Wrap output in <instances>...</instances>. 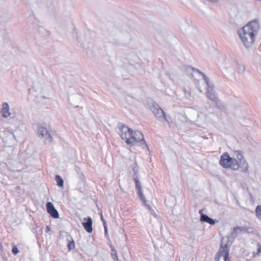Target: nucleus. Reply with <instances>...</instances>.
Masks as SVG:
<instances>
[{
  "label": "nucleus",
  "instance_id": "20e7f679",
  "mask_svg": "<svg viewBox=\"0 0 261 261\" xmlns=\"http://www.w3.org/2000/svg\"><path fill=\"white\" fill-rule=\"evenodd\" d=\"M206 96L208 99L214 102L216 108L221 111L225 110V106L224 104L218 99V95L214 91V86L206 90Z\"/></svg>",
  "mask_w": 261,
  "mask_h": 261
},
{
  "label": "nucleus",
  "instance_id": "4c0bfd02",
  "mask_svg": "<svg viewBox=\"0 0 261 261\" xmlns=\"http://www.w3.org/2000/svg\"><path fill=\"white\" fill-rule=\"evenodd\" d=\"M110 247L111 248L112 252H115V251L116 249H115V247H114V246L113 245H112V244L110 245Z\"/></svg>",
  "mask_w": 261,
  "mask_h": 261
},
{
  "label": "nucleus",
  "instance_id": "cd10ccee",
  "mask_svg": "<svg viewBox=\"0 0 261 261\" xmlns=\"http://www.w3.org/2000/svg\"><path fill=\"white\" fill-rule=\"evenodd\" d=\"M111 255H112L113 259L115 261H118V255H117L116 250H115V252H112Z\"/></svg>",
  "mask_w": 261,
  "mask_h": 261
},
{
  "label": "nucleus",
  "instance_id": "f3484780",
  "mask_svg": "<svg viewBox=\"0 0 261 261\" xmlns=\"http://www.w3.org/2000/svg\"><path fill=\"white\" fill-rule=\"evenodd\" d=\"M139 198L143 201L144 205L146 206L149 210H151V207L149 204L147 203V200L143 193V191H141L140 192H137Z\"/></svg>",
  "mask_w": 261,
  "mask_h": 261
},
{
  "label": "nucleus",
  "instance_id": "e433bc0d",
  "mask_svg": "<svg viewBox=\"0 0 261 261\" xmlns=\"http://www.w3.org/2000/svg\"><path fill=\"white\" fill-rule=\"evenodd\" d=\"M104 230H105V236L107 238L109 237L108 228H106V229H104Z\"/></svg>",
  "mask_w": 261,
  "mask_h": 261
},
{
  "label": "nucleus",
  "instance_id": "412c9836",
  "mask_svg": "<svg viewBox=\"0 0 261 261\" xmlns=\"http://www.w3.org/2000/svg\"><path fill=\"white\" fill-rule=\"evenodd\" d=\"M55 180L57 182V185L60 187H63L64 186V180L62 177L59 175H55Z\"/></svg>",
  "mask_w": 261,
  "mask_h": 261
},
{
  "label": "nucleus",
  "instance_id": "7ed1b4c3",
  "mask_svg": "<svg viewBox=\"0 0 261 261\" xmlns=\"http://www.w3.org/2000/svg\"><path fill=\"white\" fill-rule=\"evenodd\" d=\"M133 135H130V138L126 139V144L135 145L137 143H140L141 145H145L148 150H149L148 145L144 139V135L140 131H134L133 130Z\"/></svg>",
  "mask_w": 261,
  "mask_h": 261
},
{
  "label": "nucleus",
  "instance_id": "ddd939ff",
  "mask_svg": "<svg viewBox=\"0 0 261 261\" xmlns=\"http://www.w3.org/2000/svg\"><path fill=\"white\" fill-rule=\"evenodd\" d=\"M199 213L200 214V220L202 222H206L209 224L213 225H215L216 222H218V221L216 220V219H213L208 216L207 215L203 214L202 212V210L199 211Z\"/></svg>",
  "mask_w": 261,
  "mask_h": 261
},
{
  "label": "nucleus",
  "instance_id": "6ab92c4d",
  "mask_svg": "<svg viewBox=\"0 0 261 261\" xmlns=\"http://www.w3.org/2000/svg\"><path fill=\"white\" fill-rule=\"evenodd\" d=\"M245 230L246 233H252L255 235H257L258 234L257 230L250 225H245Z\"/></svg>",
  "mask_w": 261,
  "mask_h": 261
},
{
  "label": "nucleus",
  "instance_id": "393cba45",
  "mask_svg": "<svg viewBox=\"0 0 261 261\" xmlns=\"http://www.w3.org/2000/svg\"><path fill=\"white\" fill-rule=\"evenodd\" d=\"M256 215L258 218L261 219V205H257L255 209Z\"/></svg>",
  "mask_w": 261,
  "mask_h": 261
},
{
  "label": "nucleus",
  "instance_id": "1a4fd4ad",
  "mask_svg": "<svg viewBox=\"0 0 261 261\" xmlns=\"http://www.w3.org/2000/svg\"><path fill=\"white\" fill-rule=\"evenodd\" d=\"M186 70L187 71L192 70V71L197 72L198 73L201 74L202 76L203 80L204 81L205 84L206 85V89H209L210 88L214 87V85L213 83L210 81L209 79L200 70L198 69H196L194 67H192L191 66H186Z\"/></svg>",
  "mask_w": 261,
  "mask_h": 261
},
{
  "label": "nucleus",
  "instance_id": "c85d7f7f",
  "mask_svg": "<svg viewBox=\"0 0 261 261\" xmlns=\"http://www.w3.org/2000/svg\"><path fill=\"white\" fill-rule=\"evenodd\" d=\"M6 132L8 133L9 134L12 135V137L16 139L15 136L14 135V132L12 130V129H9L8 128L7 129H6Z\"/></svg>",
  "mask_w": 261,
  "mask_h": 261
},
{
  "label": "nucleus",
  "instance_id": "2eb2a0df",
  "mask_svg": "<svg viewBox=\"0 0 261 261\" xmlns=\"http://www.w3.org/2000/svg\"><path fill=\"white\" fill-rule=\"evenodd\" d=\"M138 168L139 166L136 161H135L134 163L129 168V173L132 175V179L135 176H138Z\"/></svg>",
  "mask_w": 261,
  "mask_h": 261
},
{
  "label": "nucleus",
  "instance_id": "c03bdc74",
  "mask_svg": "<svg viewBox=\"0 0 261 261\" xmlns=\"http://www.w3.org/2000/svg\"><path fill=\"white\" fill-rule=\"evenodd\" d=\"M198 88L199 89L200 92H201V90L200 89V87H198Z\"/></svg>",
  "mask_w": 261,
  "mask_h": 261
},
{
  "label": "nucleus",
  "instance_id": "37998d69",
  "mask_svg": "<svg viewBox=\"0 0 261 261\" xmlns=\"http://www.w3.org/2000/svg\"><path fill=\"white\" fill-rule=\"evenodd\" d=\"M33 231L34 233H36V232H37V231L35 230V228H34V229H33Z\"/></svg>",
  "mask_w": 261,
  "mask_h": 261
},
{
  "label": "nucleus",
  "instance_id": "dca6fc26",
  "mask_svg": "<svg viewBox=\"0 0 261 261\" xmlns=\"http://www.w3.org/2000/svg\"><path fill=\"white\" fill-rule=\"evenodd\" d=\"M2 112V116L5 118H7L10 116V113L9 112V106L7 102L3 104Z\"/></svg>",
  "mask_w": 261,
  "mask_h": 261
},
{
  "label": "nucleus",
  "instance_id": "f8f14e48",
  "mask_svg": "<svg viewBox=\"0 0 261 261\" xmlns=\"http://www.w3.org/2000/svg\"><path fill=\"white\" fill-rule=\"evenodd\" d=\"M92 219L90 217H87L84 218V222L82 223L84 229L88 233H91L93 231L92 228Z\"/></svg>",
  "mask_w": 261,
  "mask_h": 261
},
{
  "label": "nucleus",
  "instance_id": "6e6552de",
  "mask_svg": "<svg viewBox=\"0 0 261 261\" xmlns=\"http://www.w3.org/2000/svg\"><path fill=\"white\" fill-rule=\"evenodd\" d=\"M186 70L187 71L192 70V71L197 72L198 73L201 74L202 76L203 80L204 81L205 84L206 85V89H209L210 88L214 87V85L213 83L210 81L209 79L200 70L198 69H196L194 67H192L191 66H186Z\"/></svg>",
  "mask_w": 261,
  "mask_h": 261
},
{
  "label": "nucleus",
  "instance_id": "c756f323",
  "mask_svg": "<svg viewBox=\"0 0 261 261\" xmlns=\"http://www.w3.org/2000/svg\"><path fill=\"white\" fill-rule=\"evenodd\" d=\"M76 173H77V177L80 176L81 174H83V173L81 172V169L79 167H76L75 169Z\"/></svg>",
  "mask_w": 261,
  "mask_h": 261
},
{
  "label": "nucleus",
  "instance_id": "72a5a7b5",
  "mask_svg": "<svg viewBox=\"0 0 261 261\" xmlns=\"http://www.w3.org/2000/svg\"><path fill=\"white\" fill-rule=\"evenodd\" d=\"M239 69L242 70L243 72L245 71V67L243 65H239Z\"/></svg>",
  "mask_w": 261,
  "mask_h": 261
},
{
  "label": "nucleus",
  "instance_id": "4be33fe9",
  "mask_svg": "<svg viewBox=\"0 0 261 261\" xmlns=\"http://www.w3.org/2000/svg\"><path fill=\"white\" fill-rule=\"evenodd\" d=\"M222 255L224 257V261H230L229 257V250L228 249H224L223 248L222 249Z\"/></svg>",
  "mask_w": 261,
  "mask_h": 261
},
{
  "label": "nucleus",
  "instance_id": "a211bd4d",
  "mask_svg": "<svg viewBox=\"0 0 261 261\" xmlns=\"http://www.w3.org/2000/svg\"><path fill=\"white\" fill-rule=\"evenodd\" d=\"M133 180L135 183V188L137 192L142 191L141 182H140L138 177L135 176Z\"/></svg>",
  "mask_w": 261,
  "mask_h": 261
},
{
  "label": "nucleus",
  "instance_id": "c9c22d12",
  "mask_svg": "<svg viewBox=\"0 0 261 261\" xmlns=\"http://www.w3.org/2000/svg\"><path fill=\"white\" fill-rule=\"evenodd\" d=\"M205 108L207 111L210 110V109H211V107L210 106V105L209 103L206 105L205 106Z\"/></svg>",
  "mask_w": 261,
  "mask_h": 261
},
{
  "label": "nucleus",
  "instance_id": "bb28decb",
  "mask_svg": "<svg viewBox=\"0 0 261 261\" xmlns=\"http://www.w3.org/2000/svg\"><path fill=\"white\" fill-rule=\"evenodd\" d=\"M12 253L14 255H16L19 252L17 247L16 245H13L12 249Z\"/></svg>",
  "mask_w": 261,
  "mask_h": 261
},
{
  "label": "nucleus",
  "instance_id": "5701e85b",
  "mask_svg": "<svg viewBox=\"0 0 261 261\" xmlns=\"http://www.w3.org/2000/svg\"><path fill=\"white\" fill-rule=\"evenodd\" d=\"M222 248H223L222 244H221L220 245V247L218 252L216 254V256L215 257V261H219L220 258L222 256Z\"/></svg>",
  "mask_w": 261,
  "mask_h": 261
},
{
  "label": "nucleus",
  "instance_id": "a18cd8bd",
  "mask_svg": "<svg viewBox=\"0 0 261 261\" xmlns=\"http://www.w3.org/2000/svg\"><path fill=\"white\" fill-rule=\"evenodd\" d=\"M191 76H193V73H191Z\"/></svg>",
  "mask_w": 261,
  "mask_h": 261
},
{
  "label": "nucleus",
  "instance_id": "7c9ffc66",
  "mask_svg": "<svg viewBox=\"0 0 261 261\" xmlns=\"http://www.w3.org/2000/svg\"><path fill=\"white\" fill-rule=\"evenodd\" d=\"M76 173H77V177L80 176L81 174H83V173L81 172V169L79 167H76L75 169Z\"/></svg>",
  "mask_w": 261,
  "mask_h": 261
},
{
  "label": "nucleus",
  "instance_id": "f03ea898",
  "mask_svg": "<svg viewBox=\"0 0 261 261\" xmlns=\"http://www.w3.org/2000/svg\"><path fill=\"white\" fill-rule=\"evenodd\" d=\"M219 164L224 168H230L233 170L238 169V161L230 156L227 152L223 153L220 156Z\"/></svg>",
  "mask_w": 261,
  "mask_h": 261
},
{
  "label": "nucleus",
  "instance_id": "39448f33",
  "mask_svg": "<svg viewBox=\"0 0 261 261\" xmlns=\"http://www.w3.org/2000/svg\"><path fill=\"white\" fill-rule=\"evenodd\" d=\"M37 135L40 138H44V143H51L53 141V137L47 128L41 124H37Z\"/></svg>",
  "mask_w": 261,
  "mask_h": 261
},
{
  "label": "nucleus",
  "instance_id": "a878e982",
  "mask_svg": "<svg viewBox=\"0 0 261 261\" xmlns=\"http://www.w3.org/2000/svg\"><path fill=\"white\" fill-rule=\"evenodd\" d=\"M75 247V243L73 240H72L71 241H68L67 244V248L68 250H71L73 249Z\"/></svg>",
  "mask_w": 261,
  "mask_h": 261
},
{
  "label": "nucleus",
  "instance_id": "f257e3e1",
  "mask_svg": "<svg viewBox=\"0 0 261 261\" xmlns=\"http://www.w3.org/2000/svg\"><path fill=\"white\" fill-rule=\"evenodd\" d=\"M259 28V23L257 20H255L248 22L241 29L238 30L239 36L246 48L251 47L253 44Z\"/></svg>",
  "mask_w": 261,
  "mask_h": 261
},
{
  "label": "nucleus",
  "instance_id": "9d476101",
  "mask_svg": "<svg viewBox=\"0 0 261 261\" xmlns=\"http://www.w3.org/2000/svg\"><path fill=\"white\" fill-rule=\"evenodd\" d=\"M245 225L243 226L234 227L231 231L230 234L227 237L229 241L232 243L237 238L238 235L242 232H245Z\"/></svg>",
  "mask_w": 261,
  "mask_h": 261
},
{
  "label": "nucleus",
  "instance_id": "b1692460",
  "mask_svg": "<svg viewBox=\"0 0 261 261\" xmlns=\"http://www.w3.org/2000/svg\"><path fill=\"white\" fill-rule=\"evenodd\" d=\"M79 179V185H81V186H84L86 183V180L84 175L81 174L80 176H78L77 177Z\"/></svg>",
  "mask_w": 261,
  "mask_h": 261
},
{
  "label": "nucleus",
  "instance_id": "9b49d317",
  "mask_svg": "<svg viewBox=\"0 0 261 261\" xmlns=\"http://www.w3.org/2000/svg\"><path fill=\"white\" fill-rule=\"evenodd\" d=\"M47 213L54 219L59 218L58 211L55 208L54 204L51 202H47L46 204Z\"/></svg>",
  "mask_w": 261,
  "mask_h": 261
},
{
  "label": "nucleus",
  "instance_id": "4468645a",
  "mask_svg": "<svg viewBox=\"0 0 261 261\" xmlns=\"http://www.w3.org/2000/svg\"><path fill=\"white\" fill-rule=\"evenodd\" d=\"M156 118L162 122L168 121L166 114L161 108H160L156 111L153 113Z\"/></svg>",
  "mask_w": 261,
  "mask_h": 261
},
{
  "label": "nucleus",
  "instance_id": "f704fd0d",
  "mask_svg": "<svg viewBox=\"0 0 261 261\" xmlns=\"http://www.w3.org/2000/svg\"><path fill=\"white\" fill-rule=\"evenodd\" d=\"M50 231V228L49 226L47 225L45 228V231L46 233L49 232Z\"/></svg>",
  "mask_w": 261,
  "mask_h": 261
},
{
  "label": "nucleus",
  "instance_id": "0eeeda50",
  "mask_svg": "<svg viewBox=\"0 0 261 261\" xmlns=\"http://www.w3.org/2000/svg\"><path fill=\"white\" fill-rule=\"evenodd\" d=\"M236 154L237 159L239 160V162H238V169L240 168L243 172H247L248 171V165L243 157L242 151L241 150L236 151Z\"/></svg>",
  "mask_w": 261,
  "mask_h": 261
},
{
  "label": "nucleus",
  "instance_id": "58836bf2",
  "mask_svg": "<svg viewBox=\"0 0 261 261\" xmlns=\"http://www.w3.org/2000/svg\"><path fill=\"white\" fill-rule=\"evenodd\" d=\"M99 215H100V219H101V220L102 221H102H104L105 220H106L104 219L103 217L102 213V212H101H101H100V213H99Z\"/></svg>",
  "mask_w": 261,
  "mask_h": 261
},
{
  "label": "nucleus",
  "instance_id": "473e14b6",
  "mask_svg": "<svg viewBox=\"0 0 261 261\" xmlns=\"http://www.w3.org/2000/svg\"><path fill=\"white\" fill-rule=\"evenodd\" d=\"M257 254H259L261 253V244L259 243L257 244Z\"/></svg>",
  "mask_w": 261,
  "mask_h": 261
},
{
  "label": "nucleus",
  "instance_id": "a19ab883",
  "mask_svg": "<svg viewBox=\"0 0 261 261\" xmlns=\"http://www.w3.org/2000/svg\"><path fill=\"white\" fill-rule=\"evenodd\" d=\"M195 84L197 87H199V81L198 80H195Z\"/></svg>",
  "mask_w": 261,
  "mask_h": 261
},
{
  "label": "nucleus",
  "instance_id": "aec40b11",
  "mask_svg": "<svg viewBox=\"0 0 261 261\" xmlns=\"http://www.w3.org/2000/svg\"><path fill=\"white\" fill-rule=\"evenodd\" d=\"M149 106L150 107L151 111L153 113H154L160 108L159 106L154 101L150 102L149 103Z\"/></svg>",
  "mask_w": 261,
  "mask_h": 261
},
{
  "label": "nucleus",
  "instance_id": "423d86ee",
  "mask_svg": "<svg viewBox=\"0 0 261 261\" xmlns=\"http://www.w3.org/2000/svg\"><path fill=\"white\" fill-rule=\"evenodd\" d=\"M118 134L120 136L121 139L122 140H125V142L126 143V139L130 138V135H133V129L122 123H119L118 124Z\"/></svg>",
  "mask_w": 261,
  "mask_h": 261
},
{
  "label": "nucleus",
  "instance_id": "2f4dec72",
  "mask_svg": "<svg viewBox=\"0 0 261 261\" xmlns=\"http://www.w3.org/2000/svg\"><path fill=\"white\" fill-rule=\"evenodd\" d=\"M221 244H222V247H223V248H224V249H228V250H229V247L228 243H226L225 244H224V245H223V242H222V241H221Z\"/></svg>",
  "mask_w": 261,
  "mask_h": 261
},
{
  "label": "nucleus",
  "instance_id": "79ce46f5",
  "mask_svg": "<svg viewBox=\"0 0 261 261\" xmlns=\"http://www.w3.org/2000/svg\"><path fill=\"white\" fill-rule=\"evenodd\" d=\"M208 1L211 2H213V3L217 2L218 1V0H208Z\"/></svg>",
  "mask_w": 261,
  "mask_h": 261
},
{
  "label": "nucleus",
  "instance_id": "ea45409f",
  "mask_svg": "<svg viewBox=\"0 0 261 261\" xmlns=\"http://www.w3.org/2000/svg\"><path fill=\"white\" fill-rule=\"evenodd\" d=\"M102 223L104 227V229H106V228H108L106 221L105 220L104 221H102Z\"/></svg>",
  "mask_w": 261,
  "mask_h": 261
}]
</instances>
